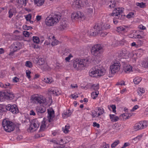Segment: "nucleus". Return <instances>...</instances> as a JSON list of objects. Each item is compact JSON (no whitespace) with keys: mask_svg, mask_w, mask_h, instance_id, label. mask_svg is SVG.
<instances>
[{"mask_svg":"<svg viewBox=\"0 0 148 148\" xmlns=\"http://www.w3.org/2000/svg\"><path fill=\"white\" fill-rule=\"evenodd\" d=\"M106 72L104 69H101L98 66H96L90 70L89 74L92 77H97L104 75Z\"/></svg>","mask_w":148,"mask_h":148,"instance_id":"f257e3e1","label":"nucleus"},{"mask_svg":"<svg viewBox=\"0 0 148 148\" xmlns=\"http://www.w3.org/2000/svg\"><path fill=\"white\" fill-rule=\"evenodd\" d=\"M59 14V15L56 14L53 16L51 15L47 17L45 20L46 24L49 26H52L58 22L61 17L60 13Z\"/></svg>","mask_w":148,"mask_h":148,"instance_id":"f03ea898","label":"nucleus"},{"mask_svg":"<svg viewBox=\"0 0 148 148\" xmlns=\"http://www.w3.org/2000/svg\"><path fill=\"white\" fill-rule=\"evenodd\" d=\"M89 61L87 59H81L77 61L74 62L73 66L74 68L78 70L82 69V68L88 65Z\"/></svg>","mask_w":148,"mask_h":148,"instance_id":"7ed1b4c3","label":"nucleus"},{"mask_svg":"<svg viewBox=\"0 0 148 148\" xmlns=\"http://www.w3.org/2000/svg\"><path fill=\"white\" fill-rule=\"evenodd\" d=\"M103 46L100 44H96L91 49V53L97 58L103 52Z\"/></svg>","mask_w":148,"mask_h":148,"instance_id":"20e7f679","label":"nucleus"},{"mask_svg":"<svg viewBox=\"0 0 148 148\" xmlns=\"http://www.w3.org/2000/svg\"><path fill=\"white\" fill-rule=\"evenodd\" d=\"M2 126L4 130L8 132H10L13 131L15 128L14 123L6 119L3 120L2 122Z\"/></svg>","mask_w":148,"mask_h":148,"instance_id":"39448f33","label":"nucleus"},{"mask_svg":"<svg viewBox=\"0 0 148 148\" xmlns=\"http://www.w3.org/2000/svg\"><path fill=\"white\" fill-rule=\"evenodd\" d=\"M87 0H75L73 3L72 7L75 8L86 7L88 4Z\"/></svg>","mask_w":148,"mask_h":148,"instance_id":"423d86ee","label":"nucleus"},{"mask_svg":"<svg viewBox=\"0 0 148 148\" xmlns=\"http://www.w3.org/2000/svg\"><path fill=\"white\" fill-rule=\"evenodd\" d=\"M102 25L101 24H96L93 27V28L91 29L90 32V35L95 36L99 34L100 32L102 31Z\"/></svg>","mask_w":148,"mask_h":148,"instance_id":"0eeeda50","label":"nucleus"},{"mask_svg":"<svg viewBox=\"0 0 148 148\" xmlns=\"http://www.w3.org/2000/svg\"><path fill=\"white\" fill-rule=\"evenodd\" d=\"M121 64L118 61H115L114 63L110 66V70L109 72L114 74L118 71L120 69Z\"/></svg>","mask_w":148,"mask_h":148,"instance_id":"6e6552de","label":"nucleus"},{"mask_svg":"<svg viewBox=\"0 0 148 148\" xmlns=\"http://www.w3.org/2000/svg\"><path fill=\"white\" fill-rule=\"evenodd\" d=\"M31 100L33 102L37 103H39L40 104L44 103L46 101V99L43 97H38L35 96H32Z\"/></svg>","mask_w":148,"mask_h":148,"instance_id":"1a4fd4ad","label":"nucleus"},{"mask_svg":"<svg viewBox=\"0 0 148 148\" xmlns=\"http://www.w3.org/2000/svg\"><path fill=\"white\" fill-rule=\"evenodd\" d=\"M1 95L7 100H12L14 97V94L10 90H5L2 93Z\"/></svg>","mask_w":148,"mask_h":148,"instance_id":"9d476101","label":"nucleus"},{"mask_svg":"<svg viewBox=\"0 0 148 148\" xmlns=\"http://www.w3.org/2000/svg\"><path fill=\"white\" fill-rule=\"evenodd\" d=\"M7 110L9 111L13 114H16L18 113L19 110L16 105H11L8 104L6 106Z\"/></svg>","mask_w":148,"mask_h":148,"instance_id":"9b49d317","label":"nucleus"},{"mask_svg":"<svg viewBox=\"0 0 148 148\" xmlns=\"http://www.w3.org/2000/svg\"><path fill=\"white\" fill-rule=\"evenodd\" d=\"M71 17L72 19H73L75 20L79 18L81 20L82 19H84L85 18L84 14L80 11H77L75 12H74L72 14Z\"/></svg>","mask_w":148,"mask_h":148,"instance_id":"f8f14e48","label":"nucleus"},{"mask_svg":"<svg viewBox=\"0 0 148 148\" xmlns=\"http://www.w3.org/2000/svg\"><path fill=\"white\" fill-rule=\"evenodd\" d=\"M124 8H118L115 9L112 13L111 14L112 16L115 15L118 16H123V11Z\"/></svg>","mask_w":148,"mask_h":148,"instance_id":"ddd939ff","label":"nucleus"},{"mask_svg":"<svg viewBox=\"0 0 148 148\" xmlns=\"http://www.w3.org/2000/svg\"><path fill=\"white\" fill-rule=\"evenodd\" d=\"M46 109L45 107L43 106H40L36 107V110L37 114L40 116H42V114L44 113Z\"/></svg>","mask_w":148,"mask_h":148,"instance_id":"4468645a","label":"nucleus"},{"mask_svg":"<svg viewBox=\"0 0 148 148\" xmlns=\"http://www.w3.org/2000/svg\"><path fill=\"white\" fill-rule=\"evenodd\" d=\"M49 116L48 117V121L50 122L53 119L54 117V111L52 108H49L47 110Z\"/></svg>","mask_w":148,"mask_h":148,"instance_id":"2eb2a0df","label":"nucleus"},{"mask_svg":"<svg viewBox=\"0 0 148 148\" xmlns=\"http://www.w3.org/2000/svg\"><path fill=\"white\" fill-rule=\"evenodd\" d=\"M34 63H38L39 65H42L45 63V60L43 58L38 57H35L33 59V60Z\"/></svg>","mask_w":148,"mask_h":148,"instance_id":"dca6fc26","label":"nucleus"},{"mask_svg":"<svg viewBox=\"0 0 148 148\" xmlns=\"http://www.w3.org/2000/svg\"><path fill=\"white\" fill-rule=\"evenodd\" d=\"M68 27V22L65 20H62L60 23L59 27L62 30L66 29Z\"/></svg>","mask_w":148,"mask_h":148,"instance_id":"f3484780","label":"nucleus"},{"mask_svg":"<svg viewBox=\"0 0 148 148\" xmlns=\"http://www.w3.org/2000/svg\"><path fill=\"white\" fill-rule=\"evenodd\" d=\"M13 52H15L18 50H19L21 48L22 45L21 43L18 42H16L13 44Z\"/></svg>","mask_w":148,"mask_h":148,"instance_id":"a211bd4d","label":"nucleus"},{"mask_svg":"<svg viewBox=\"0 0 148 148\" xmlns=\"http://www.w3.org/2000/svg\"><path fill=\"white\" fill-rule=\"evenodd\" d=\"M129 53L126 49H123L122 51L120 52L119 55L120 57L123 58H126V56H128Z\"/></svg>","mask_w":148,"mask_h":148,"instance_id":"6ab92c4d","label":"nucleus"},{"mask_svg":"<svg viewBox=\"0 0 148 148\" xmlns=\"http://www.w3.org/2000/svg\"><path fill=\"white\" fill-rule=\"evenodd\" d=\"M126 28L123 27L122 26L118 27H116V31L119 33H121L122 32L124 33L126 32H127L128 29L127 27L125 26Z\"/></svg>","mask_w":148,"mask_h":148,"instance_id":"aec40b11","label":"nucleus"},{"mask_svg":"<svg viewBox=\"0 0 148 148\" xmlns=\"http://www.w3.org/2000/svg\"><path fill=\"white\" fill-rule=\"evenodd\" d=\"M141 124L142 122L140 121L134 125L133 128L135 131H137L143 129Z\"/></svg>","mask_w":148,"mask_h":148,"instance_id":"412c9836","label":"nucleus"},{"mask_svg":"<svg viewBox=\"0 0 148 148\" xmlns=\"http://www.w3.org/2000/svg\"><path fill=\"white\" fill-rule=\"evenodd\" d=\"M124 70L126 73H129L132 71V68L130 65H125L123 67Z\"/></svg>","mask_w":148,"mask_h":148,"instance_id":"4be33fe9","label":"nucleus"},{"mask_svg":"<svg viewBox=\"0 0 148 148\" xmlns=\"http://www.w3.org/2000/svg\"><path fill=\"white\" fill-rule=\"evenodd\" d=\"M86 10V12L87 15L89 16H92L93 14V8H88Z\"/></svg>","mask_w":148,"mask_h":148,"instance_id":"5701e85b","label":"nucleus"},{"mask_svg":"<svg viewBox=\"0 0 148 148\" xmlns=\"http://www.w3.org/2000/svg\"><path fill=\"white\" fill-rule=\"evenodd\" d=\"M39 126V124H38L37 123H31L29 129L30 130H32L35 128L38 127Z\"/></svg>","mask_w":148,"mask_h":148,"instance_id":"b1692460","label":"nucleus"},{"mask_svg":"<svg viewBox=\"0 0 148 148\" xmlns=\"http://www.w3.org/2000/svg\"><path fill=\"white\" fill-rule=\"evenodd\" d=\"M15 12L16 10L15 8H12L10 9L8 11L9 17L11 18L13 15V14L15 13Z\"/></svg>","mask_w":148,"mask_h":148,"instance_id":"393cba45","label":"nucleus"},{"mask_svg":"<svg viewBox=\"0 0 148 148\" xmlns=\"http://www.w3.org/2000/svg\"><path fill=\"white\" fill-rule=\"evenodd\" d=\"M35 3L38 6L42 5L45 2V0H34Z\"/></svg>","mask_w":148,"mask_h":148,"instance_id":"a878e982","label":"nucleus"},{"mask_svg":"<svg viewBox=\"0 0 148 148\" xmlns=\"http://www.w3.org/2000/svg\"><path fill=\"white\" fill-rule=\"evenodd\" d=\"M99 93L98 91H95V92H93L91 93V97L93 99H96Z\"/></svg>","mask_w":148,"mask_h":148,"instance_id":"bb28decb","label":"nucleus"},{"mask_svg":"<svg viewBox=\"0 0 148 148\" xmlns=\"http://www.w3.org/2000/svg\"><path fill=\"white\" fill-rule=\"evenodd\" d=\"M141 78L139 77H136L134 79V82L135 84H137L141 81Z\"/></svg>","mask_w":148,"mask_h":148,"instance_id":"cd10ccee","label":"nucleus"},{"mask_svg":"<svg viewBox=\"0 0 148 148\" xmlns=\"http://www.w3.org/2000/svg\"><path fill=\"white\" fill-rule=\"evenodd\" d=\"M53 94H55L56 95L58 96L61 94V91L58 89L56 88L52 91Z\"/></svg>","mask_w":148,"mask_h":148,"instance_id":"c85d7f7f","label":"nucleus"},{"mask_svg":"<svg viewBox=\"0 0 148 148\" xmlns=\"http://www.w3.org/2000/svg\"><path fill=\"white\" fill-rule=\"evenodd\" d=\"M91 88L95 90V91H97V90L99 88V85L98 84L97 85L93 84L91 86Z\"/></svg>","mask_w":148,"mask_h":148,"instance_id":"c756f323","label":"nucleus"},{"mask_svg":"<svg viewBox=\"0 0 148 148\" xmlns=\"http://www.w3.org/2000/svg\"><path fill=\"white\" fill-rule=\"evenodd\" d=\"M119 143L120 141L119 140H116L111 145V147L112 148H114Z\"/></svg>","mask_w":148,"mask_h":148,"instance_id":"7c9ffc66","label":"nucleus"},{"mask_svg":"<svg viewBox=\"0 0 148 148\" xmlns=\"http://www.w3.org/2000/svg\"><path fill=\"white\" fill-rule=\"evenodd\" d=\"M145 92V90L143 88H138V93L140 96H141L142 94L144 93Z\"/></svg>","mask_w":148,"mask_h":148,"instance_id":"2f4dec72","label":"nucleus"},{"mask_svg":"<svg viewBox=\"0 0 148 148\" xmlns=\"http://www.w3.org/2000/svg\"><path fill=\"white\" fill-rule=\"evenodd\" d=\"M136 4L137 6H139L141 8H144L146 7L145 3L143 2L137 3Z\"/></svg>","mask_w":148,"mask_h":148,"instance_id":"473e14b6","label":"nucleus"},{"mask_svg":"<svg viewBox=\"0 0 148 148\" xmlns=\"http://www.w3.org/2000/svg\"><path fill=\"white\" fill-rule=\"evenodd\" d=\"M143 129L146 128L148 125V121H141Z\"/></svg>","mask_w":148,"mask_h":148,"instance_id":"72a5a7b5","label":"nucleus"},{"mask_svg":"<svg viewBox=\"0 0 148 148\" xmlns=\"http://www.w3.org/2000/svg\"><path fill=\"white\" fill-rule=\"evenodd\" d=\"M43 80L45 82L49 84H50L53 82V79L50 78H45Z\"/></svg>","mask_w":148,"mask_h":148,"instance_id":"f704fd0d","label":"nucleus"},{"mask_svg":"<svg viewBox=\"0 0 148 148\" xmlns=\"http://www.w3.org/2000/svg\"><path fill=\"white\" fill-rule=\"evenodd\" d=\"M33 40L34 42L38 44L40 42L39 38L36 36H34L33 37Z\"/></svg>","mask_w":148,"mask_h":148,"instance_id":"c9c22d12","label":"nucleus"},{"mask_svg":"<svg viewBox=\"0 0 148 148\" xmlns=\"http://www.w3.org/2000/svg\"><path fill=\"white\" fill-rule=\"evenodd\" d=\"M111 4L109 5V6L110 8H114L116 5V3L114 0H111L110 1Z\"/></svg>","mask_w":148,"mask_h":148,"instance_id":"e433bc0d","label":"nucleus"},{"mask_svg":"<svg viewBox=\"0 0 148 148\" xmlns=\"http://www.w3.org/2000/svg\"><path fill=\"white\" fill-rule=\"evenodd\" d=\"M91 115H92V117H98L97 113L95 110L92 111L91 112Z\"/></svg>","mask_w":148,"mask_h":148,"instance_id":"4c0bfd02","label":"nucleus"},{"mask_svg":"<svg viewBox=\"0 0 148 148\" xmlns=\"http://www.w3.org/2000/svg\"><path fill=\"white\" fill-rule=\"evenodd\" d=\"M25 66L29 68H31L32 66V63L30 61H27L26 62Z\"/></svg>","mask_w":148,"mask_h":148,"instance_id":"58836bf2","label":"nucleus"},{"mask_svg":"<svg viewBox=\"0 0 148 148\" xmlns=\"http://www.w3.org/2000/svg\"><path fill=\"white\" fill-rule=\"evenodd\" d=\"M142 65L145 67H148V60H146L145 61H144L143 62Z\"/></svg>","mask_w":148,"mask_h":148,"instance_id":"ea45409f","label":"nucleus"},{"mask_svg":"<svg viewBox=\"0 0 148 148\" xmlns=\"http://www.w3.org/2000/svg\"><path fill=\"white\" fill-rule=\"evenodd\" d=\"M111 121L112 122H116L118 121L119 118L118 116L112 117V118H110Z\"/></svg>","mask_w":148,"mask_h":148,"instance_id":"a19ab883","label":"nucleus"},{"mask_svg":"<svg viewBox=\"0 0 148 148\" xmlns=\"http://www.w3.org/2000/svg\"><path fill=\"white\" fill-rule=\"evenodd\" d=\"M64 115L66 116L67 117H68L71 115V110H69L66 112H64Z\"/></svg>","mask_w":148,"mask_h":148,"instance_id":"79ce46f5","label":"nucleus"},{"mask_svg":"<svg viewBox=\"0 0 148 148\" xmlns=\"http://www.w3.org/2000/svg\"><path fill=\"white\" fill-rule=\"evenodd\" d=\"M25 18L27 21H30L32 18V15L31 14H29L25 17Z\"/></svg>","mask_w":148,"mask_h":148,"instance_id":"37998d69","label":"nucleus"},{"mask_svg":"<svg viewBox=\"0 0 148 148\" xmlns=\"http://www.w3.org/2000/svg\"><path fill=\"white\" fill-rule=\"evenodd\" d=\"M134 14V13L133 12H130L127 15V17L128 18H131L133 17Z\"/></svg>","mask_w":148,"mask_h":148,"instance_id":"c03bdc74","label":"nucleus"},{"mask_svg":"<svg viewBox=\"0 0 148 148\" xmlns=\"http://www.w3.org/2000/svg\"><path fill=\"white\" fill-rule=\"evenodd\" d=\"M23 34L26 37H28L29 35V33L27 31H24L23 32Z\"/></svg>","mask_w":148,"mask_h":148,"instance_id":"a18cd8bd","label":"nucleus"},{"mask_svg":"<svg viewBox=\"0 0 148 148\" xmlns=\"http://www.w3.org/2000/svg\"><path fill=\"white\" fill-rule=\"evenodd\" d=\"M111 107L112 109V111L114 112L115 113H116V106L114 105H112L110 106Z\"/></svg>","mask_w":148,"mask_h":148,"instance_id":"49530a36","label":"nucleus"},{"mask_svg":"<svg viewBox=\"0 0 148 148\" xmlns=\"http://www.w3.org/2000/svg\"><path fill=\"white\" fill-rule=\"evenodd\" d=\"M32 27L31 26H27V25H25L23 26V29L26 30L31 29Z\"/></svg>","mask_w":148,"mask_h":148,"instance_id":"de8ad7c7","label":"nucleus"},{"mask_svg":"<svg viewBox=\"0 0 148 148\" xmlns=\"http://www.w3.org/2000/svg\"><path fill=\"white\" fill-rule=\"evenodd\" d=\"M143 135H140L137 136L136 137L133 138V140H135L138 139V140H137L136 141V142H137L139 140L142 138Z\"/></svg>","mask_w":148,"mask_h":148,"instance_id":"09e8293b","label":"nucleus"},{"mask_svg":"<svg viewBox=\"0 0 148 148\" xmlns=\"http://www.w3.org/2000/svg\"><path fill=\"white\" fill-rule=\"evenodd\" d=\"M45 127L46 125L45 124L41 125L40 127V131H43L45 128Z\"/></svg>","mask_w":148,"mask_h":148,"instance_id":"8fccbe9b","label":"nucleus"},{"mask_svg":"<svg viewBox=\"0 0 148 148\" xmlns=\"http://www.w3.org/2000/svg\"><path fill=\"white\" fill-rule=\"evenodd\" d=\"M104 148H109V145L107 144L105 142L103 143V147Z\"/></svg>","mask_w":148,"mask_h":148,"instance_id":"3c124183","label":"nucleus"},{"mask_svg":"<svg viewBox=\"0 0 148 148\" xmlns=\"http://www.w3.org/2000/svg\"><path fill=\"white\" fill-rule=\"evenodd\" d=\"M73 56L71 54H70L68 57H66L65 60L66 62H69V60Z\"/></svg>","mask_w":148,"mask_h":148,"instance_id":"603ef678","label":"nucleus"},{"mask_svg":"<svg viewBox=\"0 0 148 148\" xmlns=\"http://www.w3.org/2000/svg\"><path fill=\"white\" fill-rule=\"evenodd\" d=\"M19 79L17 77H15L13 79L12 81L13 82H17L19 81Z\"/></svg>","mask_w":148,"mask_h":148,"instance_id":"864d4df0","label":"nucleus"},{"mask_svg":"<svg viewBox=\"0 0 148 148\" xmlns=\"http://www.w3.org/2000/svg\"><path fill=\"white\" fill-rule=\"evenodd\" d=\"M26 73L27 77L29 79L31 77L30 75L31 73V72L30 71L27 70L26 71Z\"/></svg>","mask_w":148,"mask_h":148,"instance_id":"5fc2aeb1","label":"nucleus"},{"mask_svg":"<svg viewBox=\"0 0 148 148\" xmlns=\"http://www.w3.org/2000/svg\"><path fill=\"white\" fill-rule=\"evenodd\" d=\"M93 126L94 127H96L97 128H99L100 127L99 124L97 123L96 122H94L93 123Z\"/></svg>","mask_w":148,"mask_h":148,"instance_id":"6e6d98bb","label":"nucleus"},{"mask_svg":"<svg viewBox=\"0 0 148 148\" xmlns=\"http://www.w3.org/2000/svg\"><path fill=\"white\" fill-rule=\"evenodd\" d=\"M138 108V105H135L134 106V107L132 108V109L130 111L131 112H133L135 110H136Z\"/></svg>","mask_w":148,"mask_h":148,"instance_id":"4d7b16f0","label":"nucleus"},{"mask_svg":"<svg viewBox=\"0 0 148 148\" xmlns=\"http://www.w3.org/2000/svg\"><path fill=\"white\" fill-rule=\"evenodd\" d=\"M114 126H115L114 127V130H117L118 132L119 131V130H120V128H119V126H117V125L116 124Z\"/></svg>","mask_w":148,"mask_h":148,"instance_id":"13d9d810","label":"nucleus"},{"mask_svg":"<svg viewBox=\"0 0 148 148\" xmlns=\"http://www.w3.org/2000/svg\"><path fill=\"white\" fill-rule=\"evenodd\" d=\"M116 85H125V82H124L123 81H122L121 82H118L117 83Z\"/></svg>","mask_w":148,"mask_h":148,"instance_id":"bf43d9fd","label":"nucleus"},{"mask_svg":"<svg viewBox=\"0 0 148 148\" xmlns=\"http://www.w3.org/2000/svg\"><path fill=\"white\" fill-rule=\"evenodd\" d=\"M10 85V84L9 83H6L4 85H3V86L5 88H8V86H9Z\"/></svg>","mask_w":148,"mask_h":148,"instance_id":"052dcab7","label":"nucleus"},{"mask_svg":"<svg viewBox=\"0 0 148 148\" xmlns=\"http://www.w3.org/2000/svg\"><path fill=\"white\" fill-rule=\"evenodd\" d=\"M67 125L65 126V129L64 131V132L65 133H67L69 131V130L67 128Z\"/></svg>","mask_w":148,"mask_h":148,"instance_id":"680f3d73","label":"nucleus"},{"mask_svg":"<svg viewBox=\"0 0 148 148\" xmlns=\"http://www.w3.org/2000/svg\"><path fill=\"white\" fill-rule=\"evenodd\" d=\"M23 138V136L21 135H19L17 137V139L18 140H21Z\"/></svg>","mask_w":148,"mask_h":148,"instance_id":"e2e57ef3","label":"nucleus"},{"mask_svg":"<svg viewBox=\"0 0 148 148\" xmlns=\"http://www.w3.org/2000/svg\"><path fill=\"white\" fill-rule=\"evenodd\" d=\"M139 28L140 29H142V30H144L146 29L145 27V26H143L142 25H139Z\"/></svg>","mask_w":148,"mask_h":148,"instance_id":"0e129e2a","label":"nucleus"},{"mask_svg":"<svg viewBox=\"0 0 148 148\" xmlns=\"http://www.w3.org/2000/svg\"><path fill=\"white\" fill-rule=\"evenodd\" d=\"M29 114L30 115H35L36 114L35 112H34V111L33 110H32L30 111Z\"/></svg>","mask_w":148,"mask_h":148,"instance_id":"69168bd1","label":"nucleus"},{"mask_svg":"<svg viewBox=\"0 0 148 148\" xmlns=\"http://www.w3.org/2000/svg\"><path fill=\"white\" fill-rule=\"evenodd\" d=\"M130 145V143H125L123 146V147L124 148H125V147H126Z\"/></svg>","mask_w":148,"mask_h":148,"instance_id":"338daca9","label":"nucleus"},{"mask_svg":"<svg viewBox=\"0 0 148 148\" xmlns=\"http://www.w3.org/2000/svg\"><path fill=\"white\" fill-rule=\"evenodd\" d=\"M41 19V16L38 15L36 16V19L38 21Z\"/></svg>","mask_w":148,"mask_h":148,"instance_id":"774afa93","label":"nucleus"}]
</instances>
